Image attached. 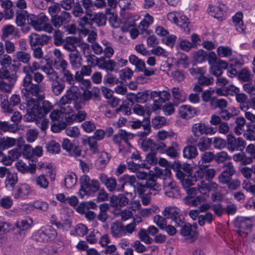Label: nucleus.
I'll list each match as a JSON object with an SVG mask.
<instances>
[{
	"label": "nucleus",
	"mask_w": 255,
	"mask_h": 255,
	"mask_svg": "<svg viewBox=\"0 0 255 255\" xmlns=\"http://www.w3.org/2000/svg\"><path fill=\"white\" fill-rule=\"evenodd\" d=\"M38 84H32L22 89V96L28 103L27 114L24 119L27 122H38L45 117L48 113V101H43L45 96Z\"/></svg>",
	"instance_id": "nucleus-1"
},
{
	"label": "nucleus",
	"mask_w": 255,
	"mask_h": 255,
	"mask_svg": "<svg viewBox=\"0 0 255 255\" xmlns=\"http://www.w3.org/2000/svg\"><path fill=\"white\" fill-rule=\"evenodd\" d=\"M162 216L156 215L153 217V222L161 229L164 230L167 224V219H171L174 222L175 226H182L185 219L183 216L180 213V209L175 206L166 207L162 212Z\"/></svg>",
	"instance_id": "nucleus-2"
},
{
	"label": "nucleus",
	"mask_w": 255,
	"mask_h": 255,
	"mask_svg": "<svg viewBox=\"0 0 255 255\" xmlns=\"http://www.w3.org/2000/svg\"><path fill=\"white\" fill-rule=\"evenodd\" d=\"M235 172L236 170L232 163L229 162L225 163L223 171L218 177V181L222 185H226L229 190H237L241 183L237 179H232V176Z\"/></svg>",
	"instance_id": "nucleus-3"
},
{
	"label": "nucleus",
	"mask_w": 255,
	"mask_h": 255,
	"mask_svg": "<svg viewBox=\"0 0 255 255\" xmlns=\"http://www.w3.org/2000/svg\"><path fill=\"white\" fill-rule=\"evenodd\" d=\"M81 188L79 195L83 198L84 196H89L99 190L100 183L96 179H91L87 175H83L80 178Z\"/></svg>",
	"instance_id": "nucleus-4"
},
{
	"label": "nucleus",
	"mask_w": 255,
	"mask_h": 255,
	"mask_svg": "<svg viewBox=\"0 0 255 255\" xmlns=\"http://www.w3.org/2000/svg\"><path fill=\"white\" fill-rule=\"evenodd\" d=\"M150 177L146 180L144 184H138L136 187L137 192L142 196L145 191V188L149 189L150 195L154 196L158 194L161 190L160 185L156 182V176L153 172H150Z\"/></svg>",
	"instance_id": "nucleus-5"
},
{
	"label": "nucleus",
	"mask_w": 255,
	"mask_h": 255,
	"mask_svg": "<svg viewBox=\"0 0 255 255\" xmlns=\"http://www.w3.org/2000/svg\"><path fill=\"white\" fill-rule=\"evenodd\" d=\"M48 18L43 13L38 15L30 14L27 15V24L31 25L36 31H47Z\"/></svg>",
	"instance_id": "nucleus-6"
},
{
	"label": "nucleus",
	"mask_w": 255,
	"mask_h": 255,
	"mask_svg": "<svg viewBox=\"0 0 255 255\" xmlns=\"http://www.w3.org/2000/svg\"><path fill=\"white\" fill-rule=\"evenodd\" d=\"M6 79L8 83L4 81L0 82V90L1 92L9 93L11 92V89L15 83L17 76L15 74H10L6 68L2 67L0 70V79Z\"/></svg>",
	"instance_id": "nucleus-7"
},
{
	"label": "nucleus",
	"mask_w": 255,
	"mask_h": 255,
	"mask_svg": "<svg viewBox=\"0 0 255 255\" xmlns=\"http://www.w3.org/2000/svg\"><path fill=\"white\" fill-rule=\"evenodd\" d=\"M200 163L201 161H199V169L194 173V177L191 178H193V181L194 182L198 179L210 181L215 176V170L213 168H208L207 166L202 165Z\"/></svg>",
	"instance_id": "nucleus-8"
},
{
	"label": "nucleus",
	"mask_w": 255,
	"mask_h": 255,
	"mask_svg": "<svg viewBox=\"0 0 255 255\" xmlns=\"http://www.w3.org/2000/svg\"><path fill=\"white\" fill-rule=\"evenodd\" d=\"M99 178L109 192L115 193L123 191V186H121L120 183L118 184L114 177H109L105 174L101 173L99 174Z\"/></svg>",
	"instance_id": "nucleus-9"
},
{
	"label": "nucleus",
	"mask_w": 255,
	"mask_h": 255,
	"mask_svg": "<svg viewBox=\"0 0 255 255\" xmlns=\"http://www.w3.org/2000/svg\"><path fill=\"white\" fill-rule=\"evenodd\" d=\"M1 99V107L5 113H11L13 111L12 108L18 105L20 102V98L18 95L13 94L8 100L7 96L6 94L0 95Z\"/></svg>",
	"instance_id": "nucleus-10"
},
{
	"label": "nucleus",
	"mask_w": 255,
	"mask_h": 255,
	"mask_svg": "<svg viewBox=\"0 0 255 255\" xmlns=\"http://www.w3.org/2000/svg\"><path fill=\"white\" fill-rule=\"evenodd\" d=\"M49 80L51 81V90L56 96L59 95L64 90L65 85L59 78L58 73L49 68Z\"/></svg>",
	"instance_id": "nucleus-11"
},
{
	"label": "nucleus",
	"mask_w": 255,
	"mask_h": 255,
	"mask_svg": "<svg viewBox=\"0 0 255 255\" xmlns=\"http://www.w3.org/2000/svg\"><path fill=\"white\" fill-rule=\"evenodd\" d=\"M129 62L135 66L138 71L143 73L146 77H149L155 74L156 69L152 68H146L145 64L143 61L138 58L135 55H131L129 56Z\"/></svg>",
	"instance_id": "nucleus-12"
},
{
	"label": "nucleus",
	"mask_w": 255,
	"mask_h": 255,
	"mask_svg": "<svg viewBox=\"0 0 255 255\" xmlns=\"http://www.w3.org/2000/svg\"><path fill=\"white\" fill-rule=\"evenodd\" d=\"M180 226V234L185 237L186 242L191 243L197 239L198 233L196 226H192L189 223H184Z\"/></svg>",
	"instance_id": "nucleus-13"
},
{
	"label": "nucleus",
	"mask_w": 255,
	"mask_h": 255,
	"mask_svg": "<svg viewBox=\"0 0 255 255\" xmlns=\"http://www.w3.org/2000/svg\"><path fill=\"white\" fill-rule=\"evenodd\" d=\"M227 145V148L230 151H242L245 147L246 141L242 137L236 138L233 135L228 134Z\"/></svg>",
	"instance_id": "nucleus-14"
},
{
	"label": "nucleus",
	"mask_w": 255,
	"mask_h": 255,
	"mask_svg": "<svg viewBox=\"0 0 255 255\" xmlns=\"http://www.w3.org/2000/svg\"><path fill=\"white\" fill-rule=\"evenodd\" d=\"M163 189L165 194L169 198H178L181 197L180 190L175 182L168 178L164 182Z\"/></svg>",
	"instance_id": "nucleus-15"
},
{
	"label": "nucleus",
	"mask_w": 255,
	"mask_h": 255,
	"mask_svg": "<svg viewBox=\"0 0 255 255\" xmlns=\"http://www.w3.org/2000/svg\"><path fill=\"white\" fill-rule=\"evenodd\" d=\"M192 132L196 136L202 134H212L216 132V129L211 126H206L204 123L195 124L192 127Z\"/></svg>",
	"instance_id": "nucleus-16"
},
{
	"label": "nucleus",
	"mask_w": 255,
	"mask_h": 255,
	"mask_svg": "<svg viewBox=\"0 0 255 255\" xmlns=\"http://www.w3.org/2000/svg\"><path fill=\"white\" fill-rule=\"evenodd\" d=\"M236 226L239 228V234L240 236H246L250 231L252 222L249 218L240 217L237 218Z\"/></svg>",
	"instance_id": "nucleus-17"
},
{
	"label": "nucleus",
	"mask_w": 255,
	"mask_h": 255,
	"mask_svg": "<svg viewBox=\"0 0 255 255\" xmlns=\"http://www.w3.org/2000/svg\"><path fill=\"white\" fill-rule=\"evenodd\" d=\"M62 147L71 156L78 157L81 155L82 150L80 147L73 144L68 138H64L63 139L62 143Z\"/></svg>",
	"instance_id": "nucleus-18"
},
{
	"label": "nucleus",
	"mask_w": 255,
	"mask_h": 255,
	"mask_svg": "<svg viewBox=\"0 0 255 255\" xmlns=\"http://www.w3.org/2000/svg\"><path fill=\"white\" fill-rule=\"evenodd\" d=\"M70 18V14L68 12L63 11L61 12L60 15H52L51 22L55 27L58 28L62 26L63 23L68 22Z\"/></svg>",
	"instance_id": "nucleus-19"
},
{
	"label": "nucleus",
	"mask_w": 255,
	"mask_h": 255,
	"mask_svg": "<svg viewBox=\"0 0 255 255\" xmlns=\"http://www.w3.org/2000/svg\"><path fill=\"white\" fill-rule=\"evenodd\" d=\"M30 44L34 47H40L48 43V36L46 35H40L37 33H32L29 36Z\"/></svg>",
	"instance_id": "nucleus-20"
},
{
	"label": "nucleus",
	"mask_w": 255,
	"mask_h": 255,
	"mask_svg": "<svg viewBox=\"0 0 255 255\" xmlns=\"http://www.w3.org/2000/svg\"><path fill=\"white\" fill-rule=\"evenodd\" d=\"M71 87L69 90H67L65 95L61 97L59 101V104L61 106H66V104H70L73 101L78 99L79 97V93L74 91V88Z\"/></svg>",
	"instance_id": "nucleus-21"
},
{
	"label": "nucleus",
	"mask_w": 255,
	"mask_h": 255,
	"mask_svg": "<svg viewBox=\"0 0 255 255\" xmlns=\"http://www.w3.org/2000/svg\"><path fill=\"white\" fill-rule=\"evenodd\" d=\"M173 102L174 105L178 106L180 103L186 100V93L178 87H173L171 90Z\"/></svg>",
	"instance_id": "nucleus-22"
},
{
	"label": "nucleus",
	"mask_w": 255,
	"mask_h": 255,
	"mask_svg": "<svg viewBox=\"0 0 255 255\" xmlns=\"http://www.w3.org/2000/svg\"><path fill=\"white\" fill-rule=\"evenodd\" d=\"M81 38L75 36L66 37L63 41V48L68 51L77 49Z\"/></svg>",
	"instance_id": "nucleus-23"
},
{
	"label": "nucleus",
	"mask_w": 255,
	"mask_h": 255,
	"mask_svg": "<svg viewBox=\"0 0 255 255\" xmlns=\"http://www.w3.org/2000/svg\"><path fill=\"white\" fill-rule=\"evenodd\" d=\"M196 112L197 111L195 108L189 105H182L179 109L180 116L186 119L193 117L196 114Z\"/></svg>",
	"instance_id": "nucleus-24"
},
{
	"label": "nucleus",
	"mask_w": 255,
	"mask_h": 255,
	"mask_svg": "<svg viewBox=\"0 0 255 255\" xmlns=\"http://www.w3.org/2000/svg\"><path fill=\"white\" fill-rule=\"evenodd\" d=\"M111 234L115 238H119L125 236L124 226L120 222H115L111 225Z\"/></svg>",
	"instance_id": "nucleus-25"
},
{
	"label": "nucleus",
	"mask_w": 255,
	"mask_h": 255,
	"mask_svg": "<svg viewBox=\"0 0 255 255\" xmlns=\"http://www.w3.org/2000/svg\"><path fill=\"white\" fill-rule=\"evenodd\" d=\"M101 69L105 70L107 72H113L117 66L116 63L113 60H106L104 58L100 59L98 65Z\"/></svg>",
	"instance_id": "nucleus-26"
},
{
	"label": "nucleus",
	"mask_w": 255,
	"mask_h": 255,
	"mask_svg": "<svg viewBox=\"0 0 255 255\" xmlns=\"http://www.w3.org/2000/svg\"><path fill=\"white\" fill-rule=\"evenodd\" d=\"M243 13L242 12H238L232 17L233 24L235 26L236 30L242 33H245V26L243 21Z\"/></svg>",
	"instance_id": "nucleus-27"
},
{
	"label": "nucleus",
	"mask_w": 255,
	"mask_h": 255,
	"mask_svg": "<svg viewBox=\"0 0 255 255\" xmlns=\"http://www.w3.org/2000/svg\"><path fill=\"white\" fill-rule=\"evenodd\" d=\"M133 138V134L127 132L126 131L120 129L117 134L113 137V141L115 143H121L125 140H129Z\"/></svg>",
	"instance_id": "nucleus-28"
},
{
	"label": "nucleus",
	"mask_w": 255,
	"mask_h": 255,
	"mask_svg": "<svg viewBox=\"0 0 255 255\" xmlns=\"http://www.w3.org/2000/svg\"><path fill=\"white\" fill-rule=\"evenodd\" d=\"M30 192V188L26 184H19L17 185L14 197L16 199L24 198Z\"/></svg>",
	"instance_id": "nucleus-29"
},
{
	"label": "nucleus",
	"mask_w": 255,
	"mask_h": 255,
	"mask_svg": "<svg viewBox=\"0 0 255 255\" xmlns=\"http://www.w3.org/2000/svg\"><path fill=\"white\" fill-rule=\"evenodd\" d=\"M61 112H63V114L65 115V120L67 125H70L76 121L75 113L70 106H61Z\"/></svg>",
	"instance_id": "nucleus-30"
},
{
	"label": "nucleus",
	"mask_w": 255,
	"mask_h": 255,
	"mask_svg": "<svg viewBox=\"0 0 255 255\" xmlns=\"http://www.w3.org/2000/svg\"><path fill=\"white\" fill-rule=\"evenodd\" d=\"M218 5L216 7L213 12H211V15L217 19L222 17L224 12L228 10L227 2L225 0L218 1Z\"/></svg>",
	"instance_id": "nucleus-31"
},
{
	"label": "nucleus",
	"mask_w": 255,
	"mask_h": 255,
	"mask_svg": "<svg viewBox=\"0 0 255 255\" xmlns=\"http://www.w3.org/2000/svg\"><path fill=\"white\" fill-rule=\"evenodd\" d=\"M153 17L149 15V14L146 13L143 19H142L140 23V25L142 26V28H141V30L142 31L141 34L142 35H144V33L146 34H149L150 33V31L146 29L153 23Z\"/></svg>",
	"instance_id": "nucleus-32"
},
{
	"label": "nucleus",
	"mask_w": 255,
	"mask_h": 255,
	"mask_svg": "<svg viewBox=\"0 0 255 255\" xmlns=\"http://www.w3.org/2000/svg\"><path fill=\"white\" fill-rule=\"evenodd\" d=\"M110 157L106 152H102L96 162L98 169L103 170L109 162Z\"/></svg>",
	"instance_id": "nucleus-33"
},
{
	"label": "nucleus",
	"mask_w": 255,
	"mask_h": 255,
	"mask_svg": "<svg viewBox=\"0 0 255 255\" xmlns=\"http://www.w3.org/2000/svg\"><path fill=\"white\" fill-rule=\"evenodd\" d=\"M100 212L97 216L98 220L105 222L108 218V211L110 207L108 203H102L99 206Z\"/></svg>",
	"instance_id": "nucleus-34"
},
{
	"label": "nucleus",
	"mask_w": 255,
	"mask_h": 255,
	"mask_svg": "<svg viewBox=\"0 0 255 255\" xmlns=\"http://www.w3.org/2000/svg\"><path fill=\"white\" fill-rule=\"evenodd\" d=\"M118 182L121 183V185L123 186V191L124 190L125 186L126 184H129L133 186L134 184L136 182V177L134 175H129L128 174H124L121 176L119 179Z\"/></svg>",
	"instance_id": "nucleus-35"
},
{
	"label": "nucleus",
	"mask_w": 255,
	"mask_h": 255,
	"mask_svg": "<svg viewBox=\"0 0 255 255\" xmlns=\"http://www.w3.org/2000/svg\"><path fill=\"white\" fill-rule=\"evenodd\" d=\"M183 156L187 159L195 158L198 155L197 148L194 145H188L185 146L183 150Z\"/></svg>",
	"instance_id": "nucleus-36"
},
{
	"label": "nucleus",
	"mask_w": 255,
	"mask_h": 255,
	"mask_svg": "<svg viewBox=\"0 0 255 255\" xmlns=\"http://www.w3.org/2000/svg\"><path fill=\"white\" fill-rule=\"evenodd\" d=\"M189 23L188 18L186 16L179 13L176 24L180 27L184 32H189L190 31V28L188 26Z\"/></svg>",
	"instance_id": "nucleus-37"
},
{
	"label": "nucleus",
	"mask_w": 255,
	"mask_h": 255,
	"mask_svg": "<svg viewBox=\"0 0 255 255\" xmlns=\"http://www.w3.org/2000/svg\"><path fill=\"white\" fill-rule=\"evenodd\" d=\"M236 126L235 128V132L237 135H241L243 131L246 130H249V128H248L247 129H245V125L246 123V120L243 117L238 118L235 122Z\"/></svg>",
	"instance_id": "nucleus-38"
},
{
	"label": "nucleus",
	"mask_w": 255,
	"mask_h": 255,
	"mask_svg": "<svg viewBox=\"0 0 255 255\" xmlns=\"http://www.w3.org/2000/svg\"><path fill=\"white\" fill-rule=\"evenodd\" d=\"M65 185L67 188H71L74 187L77 183V176L72 172H68L64 178Z\"/></svg>",
	"instance_id": "nucleus-39"
},
{
	"label": "nucleus",
	"mask_w": 255,
	"mask_h": 255,
	"mask_svg": "<svg viewBox=\"0 0 255 255\" xmlns=\"http://www.w3.org/2000/svg\"><path fill=\"white\" fill-rule=\"evenodd\" d=\"M30 14L28 13L26 10H20V11H17L16 12V16L15 21L17 25L19 26H24L26 23V21H27V15Z\"/></svg>",
	"instance_id": "nucleus-40"
},
{
	"label": "nucleus",
	"mask_w": 255,
	"mask_h": 255,
	"mask_svg": "<svg viewBox=\"0 0 255 255\" xmlns=\"http://www.w3.org/2000/svg\"><path fill=\"white\" fill-rule=\"evenodd\" d=\"M18 130L17 124H8L7 122H2L0 121V132L9 131L10 132H15Z\"/></svg>",
	"instance_id": "nucleus-41"
},
{
	"label": "nucleus",
	"mask_w": 255,
	"mask_h": 255,
	"mask_svg": "<svg viewBox=\"0 0 255 255\" xmlns=\"http://www.w3.org/2000/svg\"><path fill=\"white\" fill-rule=\"evenodd\" d=\"M16 142L15 139L8 137L0 138V150H4L13 146Z\"/></svg>",
	"instance_id": "nucleus-42"
},
{
	"label": "nucleus",
	"mask_w": 255,
	"mask_h": 255,
	"mask_svg": "<svg viewBox=\"0 0 255 255\" xmlns=\"http://www.w3.org/2000/svg\"><path fill=\"white\" fill-rule=\"evenodd\" d=\"M54 30L53 37L54 38V43L56 46H59L62 44L63 41L62 33L59 30H54V29L49 24V33H52Z\"/></svg>",
	"instance_id": "nucleus-43"
},
{
	"label": "nucleus",
	"mask_w": 255,
	"mask_h": 255,
	"mask_svg": "<svg viewBox=\"0 0 255 255\" xmlns=\"http://www.w3.org/2000/svg\"><path fill=\"white\" fill-rule=\"evenodd\" d=\"M223 90L226 92V94L233 95H236L237 93L240 92V90L238 88L235 87L233 85H230L227 87H223L222 89L218 88L216 90V93L218 95H222L223 94L222 91Z\"/></svg>",
	"instance_id": "nucleus-44"
},
{
	"label": "nucleus",
	"mask_w": 255,
	"mask_h": 255,
	"mask_svg": "<svg viewBox=\"0 0 255 255\" xmlns=\"http://www.w3.org/2000/svg\"><path fill=\"white\" fill-rule=\"evenodd\" d=\"M156 141L151 139L143 141L142 148L144 151H150V152H156Z\"/></svg>",
	"instance_id": "nucleus-45"
},
{
	"label": "nucleus",
	"mask_w": 255,
	"mask_h": 255,
	"mask_svg": "<svg viewBox=\"0 0 255 255\" xmlns=\"http://www.w3.org/2000/svg\"><path fill=\"white\" fill-rule=\"evenodd\" d=\"M240 81L244 82H249L252 80V75L251 72L247 68L242 69L238 75Z\"/></svg>",
	"instance_id": "nucleus-46"
},
{
	"label": "nucleus",
	"mask_w": 255,
	"mask_h": 255,
	"mask_svg": "<svg viewBox=\"0 0 255 255\" xmlns=\"http://www.w3.org/2000/svg\"><path fill=\"white\" fill-rule=\"evenodd\" d=\"M202 197L200 196H197L195 198L193 196H187L183 200L185 204L196 206L201 204L202 201Z\"/></svg>",
	"instance_id": "nucleus-47"
},
{
	"label": "nucleus",
	"mask_w": 255,
	"mask_h": 255,
	"mask_svg": "<svg viewBox=\"0 0 255 255\" xmlns=\"http://www.w3.org/2000/svg\"><path fill=\"white\" fill-rule=\"evenodd\" d=\"M150 98H156V97H160L164 102L168 101L171 97L170 94L169 92L166 91H162L159 92L152 91L150 94Z\"/></svg>",
	"instance_id": "nucleus-48"
},
{
	"label": "nucleus",
	"mask_w": 255,
	"mask_h": 255,
	"mask_svg": "<svg viewBox=\"0 0 255 255\" xmlns=\"http://www.w3.org/2000/svg\"><path fill=\"white\" fill-rule=\"evenodd\" d=\"M166 150L165 153L170 157L175 158L178 155L177 151L179 150V145L177 142H173Z\"/></svg>",
	"instance_id": "nucleus-49"
},
{
	"label": "nucleus",
	"mask_w": 255,
	"mask_h": 255,
	"mask_svg": "<svg viewBox=\"0 0 255 255\" xmlns=\"http://www.w3.org/2000/svg\"><path fill=\"white\" fill-rule=\"evenodd\" d=\"M211 144V139L208 137H202L199 138L197 146L201 151H204L208 149Z\"/></svg>",
	"instance_id": "nucleus-50"
},
{
	"label": "nucleus",
	"mask_w": 255,
	"mask_h": 255,
	"mask_svg": "<svg viewBox=\"0 0 255 255\" xmlns=\"http://www.w3.org/2000/svg\"><path fill=\"white\" fill-rule=\"evenodd\" d=\"M106 20V16L102 13H98L92 16V23H96L99 26L105 25Z\"/></svg>",
	"instance_id": "nucleus-51"
},
{
	"label": "nucleus",
	"mask_w": 255,
	"mask_h": 255,
	"mask_svg": "<svg viewBox=\"0 0 255 255\" xmlns=\"http://www.w3.org/2000/svg\"><path fill=\"white\" fill-rule=\"evenodd\" d=\"M118 4L123 10L133 9L135 4L132 0H119Z\"/></svg>",
	"instance_id": "nucleus-52"
},
{
	"label": "nucleus",
	"mask_w": 255,
	"mask_h": 255,
	"mask_svg": "<svg viewBox=\"0 0 255 255\" xmlns=\"http://www.w3.org/2000/svg\"><path fill=\"white\" fill-rule=\"evenodd\" d=\"M103 81L105 84H108L112 86L122 83V82L120 81L116 76L111 73H107L104 76Z\"/></svg>",
	"instance_id": "nucleus-53"
},
{
	"label": "nucleus",
	"mask_w": 255,
	"mask_h": 255,
	"mask_svg": "<svg viewBox=\"0 0 255 255\" xmlns=\"http://www.w3.org/2000/svg\"><path fill=\"white\" fill-rule=\"evenodd\" d=\"M214 93L215 90L212 88H209L208 90L203 91L201 95L202 100L205 102H210L211 105V101L214 99H216L215 97H212Z\"/></svg>",
	"instance_id": "nucleus-54"
},
{
	"label": "nucleus",
	"mask_w": 255,
	"mask_h": 255,
	"mask_svg": "<svg viewBox=\"0 0 255 255\" xmlns=\"http://www.w3.org/2000/svg\"><path fill=\"white\" fill-rule=\"evenodd\" d=\"M16 57L17 61L24 64H29L30 59V55L28 53L24 51H17L16 53Z\"/></svg>",
	"instance_id": "nucleus-55"
},
{
	"label": "nucleus",
	"mask_w": 255,
	"mask_h": 255,
	"mask_svg": "<svg viewBox=\"0 0 255 255\" xmlns=\"http://www.w3.org/2000/svg\"><path fill=\"white\" fill-rule=\"evenodd\" d=\"M92 16L91 12L86 11V14L83 16H81L78 20L79 25L82 27L87 24H91L92 23Z\"/></svg>",
	"instance_id": "nucleus-56"
},
{
	"label": "nucleus",
	"mask_w": 255,
	"mask_h": 255,
	"mask_svg": "<svg viewBox=\"0 0 255 255\" xmlns=\"http://www.w3.org/2000/svg\"><path fill=\"white\" fill-rule=\"evenodd\" d=\"M133 74V71L128 67H126L120 71V77L122 81L130 79Z\"/></svg>",
	"instance_id": "nucleus-57"
},
{
	"label": "nucleus",
	"mask_w": 255,
	"mask_h": 255,
	"mask_svg": "<svg viewBox=\"0 0 255 255\" xmlns=\"http://www.w3.org/2000/svg\"><path fill=\"white\" fill-rule=\"evenodd\" d=\"M62 57L60 51L58 49H55L52 54L51 55V58H49V68H52V65L57 61L58 62L59 59Z\"/></svg>",
	"instance_id": "nucleus-58"
},
{
	"label": "nucleus",
	"mask_w": 255,
	"mask_h": 255,
	"mask_svg": "<svg viewBox=\"0 0 255 255\" xmlns=\"http://www.w3.org/2000/svg\"><path fill=\"white\" fill-rule=\"evenodd\" d=\"M62 72L63 73L64 81L71 85L72 88H74L73 87L75 84L74 75L67 69L62 70Z\"/></svg>",
	"instance_id": "nucleus-59"
},
{
	"label": "nucleus",
	"mask_w": 255,
	"mask_h": 255,
	"mask_svg": "<svg viewBox=\"0 0 255 255\" xmlns=\"http://www.w3.org/2000/svg\"><path fill=\"white\" fill-rule=\"evenodd\" d=\"M177 63L178 64L182 65L183 67H187L189 64V59L188 56L181 52L178 53L176 54Z\"/></svg>",
	"instance_id": "nucleus-60"
},
{
	"label": "nucleus",
	"mask_w": 255,
	"mask_h": 255,
	"mask_svg": "<svg viewBox=\"0 0 255 255\" xmlns=\"http://www.w3.org/2000/svg\"><path fill=\"white\" fill-rule=\"evenodd\" d=\"M32 220L31 219L21 220L16 223L17 227L21 231H25L31 227Z\"/></svg>",
	"instance_id": "nucleus-61"
},
{
	"label": "nucleus",
	"mask_w": 255,
	"mask_h": 255,
	"mask_svg": "<svg viewBox=\"0 0 255 255\" xmlns=\"http://www.w3.org/2000/svg\"><path fill=\"white\" fill-rule=\"evenodd\" d=\"M211 106L214 108H218L221 110H223L227 106V102L223 99H214L211 101Z\"/></svg>",
	"instance_id": "nucleus-62"
},
{
	"label": "nucleus",
	"mask_w": 255,
	"mask_h": 255,
	"mask_svg": "<svg viewBox=\"0 0 255 255\" xmlns=\"http://www.w3.org/2000/svg\"><path fill=\"white\" fill-rule=\"evenodd\" d=\"M151 53L157 56L168 57V52L160 46H155L151 50Z\"/></svg>",
	"instance_id": "nucleus-63"
},
{
	"label": "nucleus",
	"mask_w": 255,
	"mask_h": 255,
	"mask_svg": "<svg viewBox=\"0 0 255 255\" xmlns=\"http://www.w3.org/2000/svg\"><path fill=\"white\" fill-rule=\"evenodd\" d=\"M198 187L199 192L202 194H206L210 191L208 181L201 180L198 183Z\"/></svg>",
	"instance_id": "nucleus-64"
}]
</instances>
